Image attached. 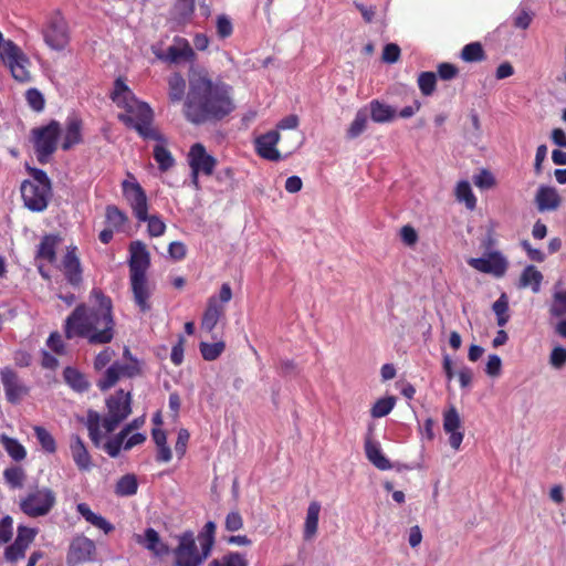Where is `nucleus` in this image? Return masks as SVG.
Wrapping results in <instances>:
<instances>
[{
    "instance_id": "nucleus-1",
    "label": "nucleus",
    "mask_w": 566,
    "mask_h": 566,
    "mask_svg": "<svg viewBox=\"0 0 566 566\" xmlns=\"http://www.w3.org/2000/svg\"><path fill=\"white\" fill-rule=\"evenodd\" d=\"M91 304L81 303L66 317L64 335L67 339L85 338L92 345H105L115 336L113 302L101 289L90 293Z\"/></svg>"
},
{
    "instance_id": "nucleus-2",
    "label": "nucleus",
    "mask_w": 566,
    "mask_h": 566,
    "mask_svg": "<svg viewBox=\"0 0 566 566\" xmlns=\"http://www.w3.org/2000/svg\"><path fill=\"white\" fill-rule=\"evenodd\" d=\"M190 90L185 104V114L192 123L221 118L234 108L231 87L224 83H213L205 69H189Z\"/></svg>"
},
{
    "instance_id": "nucleus-3",
    "label": "nucleus",
    "mask_w": 566,
    "mask_h": 566,
    "mask_svg": "<svg viewBox=\"0 0 566 566\" xmlns=\"http://www.w3.org/2000/svg\"><path fill=\"white\" fill-rule=\"evenodd\" d=\"M111 99L123 112L118 118L128 127L136 129L139 137L153 142H164L153 127V111L147 103L139 101L123 78L114 82Z\"/></svg>"
},
{
    "instance_id": "nucleus-4",
    "label": "nucleus",
    "mask_w": 566,
    "mask_h": 566,
    "mask_svg": "<svg viewBox=\"0 0 566 566\" xmlns=\"http://www.w3.org/2000/svg\"><path fill=\"white\" fill-rule=\"evenodd\" d=\"M130 391L119 389L106 399L107 415L104 418L95 410L90 409L87 411L85 426L88 437L96 448L101 446L103 439L101 427L104 428L106 433L113 432L130 415Z\"/></svg>"
},
{
    "instance_id": "nucleus-5",
    "label": "nucleus",
    "mask_w": 566,
    "mask_h": 566,
    "mask_svg": "<svg viewBox=\"0 0 566 566\" xmlns=\"http://www.w3.org/2000/svg\"><path fill=\"white\" fill-rule=\"evenodd\" d=\"M27 170L31 178L22 181L20 187L23 205L32 212H42L53 196L52 182L42 169L27 166Z\"/></svg>"
},
{
    "instance_id": "nucleus-6",
    "label": "nucleus",
    "mask_w": 566,
    "mask_h": 566,
    "mask_svg": "<svg viewBox=\"0 0 566 566\" xmlns=\"http://www.w3.org/2000/svg\"><path fill=\"white\" fill-rule=\"evenodd\" d=\"M56 504V493L49 486H34L20 497V511L31 518L50 514Z\"/></svg>"
},
{
    "instance_id": "nucleus-7",
    "label": "nucleus",
    "mask_w": 566,
    "mask_h": 566,
    "mask_svg": "<svg viewBox=\"0 0 566 566\" xmlns=\"http://www.w3.org/2000/svg\"><path fill=\"white\" fill-rule=\"evenodd\" d=\"M0 57L15 81L29 83L32 80L31 60L13 41L2 40L0 42Z\"/></svg>"
},
{
    "instance_id": "nucleus-8",
    "label": "nucleus",
    "mask_w": 566,
    "mask_h": 566,
    "mask_svg": "<svg viewBox=\"0 0 566 566\" xmlns=\"http://www.w3.org/2000/svg\"><path fill=\"white\" fill-rule=\"evenodd\" d=\"M187 163L190 168V178L193 189L200 190V176L211 177L218 165V159L203 146V144H192L188 154Z\"/></svg>"
},
{
    "instance_id": "nucleus-9",
    "label": "nucleus",
    "mask_w": 566,
    "mask_h": 566,
    "mask_svg": "<svg viewBox=\"0 0 566 566\" xmlns=\"http://www.w3.org/2000/svg\"><path fill=\"white\" fill-rule=\"evenodd\" d=\"M175 566H201L210 556L211 552L196 544L195 535L191 531L184 532L178 536V545L174 549Z\"/></svg>"
},
{
    "instance_id": "nucleus-10",
    "label": "nucleus",
    "mask_w": 566,
    "mask_h": 566,
    "mask_svg": "<svg viewBox=\"0 0 566 566\" xmlns=\"http://www.w3.org/2000/svg\"><path fill=\"white\" fill-rule=\"evenodd\" d=\"M44 43L53 51H63L70 43V31L65 19L55 13L41 30Z\"/></svg>"
},
{
    "instance_id": "nucleus-11",
    "label": "nucleus",
    "mask_w": 566,
    "mask_h": 566,
    "mask_svg": "<svg viewBox=\"0 0 566 566\" xmlns=\"http://www.w3.org/2000/svg\"><path fill=\"white\" fill-rule=\"evenodd\" d=\"M96 559L95 542L83 534L72 538L66 552L67 566H81Z\"/></svg>"
},
{
    "instance_id": "nucleus-12",
    "label": "nucleus",
    "mask_w": 566,
    "mask_h": 566,
    "mask_svg": "<svg viewBox=\"0 0 566 566\" xmlns=\"http://www.w3.org/2000/svg\"><path fill=\"white\" fill-rule=\"evenodd\" d=\"M0 378L8 402L18 405L30 394V387L13 368H2L0 371Z\"/></svg>"
},
{
    "instance_id": "nucleus-13",
    "label": "nucleus",
    "mask_w": 566,
    "mask_h": 566,
    "mask_svg": "<svg viewBox=\"0 0 566 566\" xmlns=\"http://www.w3.org/2000/svg\"><path fill=\"white\" fill-rule=\"evenodd\" d=\"M157 59L170 63L179 64L181 62L193 63L197 55L189 41L182 36H175L172 43L165 52L154 51Z\"/></svg>"
},
{
    "instance_id": "nucleus-14",
    "label": "nucleus",
    "mask_w": 566,
    "mask_h": 566,
    "mask_svg": "<svg viewBox=\"0 0 566 566\" xmlns=\"http://www.w3.org/2000/svg\"><path fill=\"white\" fill-rule=\"evenodd\" d=\"M123 195L128 201L135 218L145 222L148 218V199L143 187L134 181L124 180L122 184Z\"/></svg>"
},
{
    "instance_id": "nucleus-15",
    "label": "nucleus",
    "mask_w": 566,
    "mask_h": 566,
    "mask_svg": "<svg viewBox=\"0 0 566 566\" xmlns=\"http://www.w3.org/2000/svg\"><path fill=\"white\" fill-rule=\"evenodd\" d=\"M468 264L474 270L501 277L507 270V261L499 251H491L482 258H471Z\"/></svg>"
},
{
    "instance_id": "nucleus-16",
    "label": "nucleus",
    "mask_w": 566,
    "mask_h": 566,
    "mask_svg": "<svg viewBox=\"0 0 566 566\" xmlns=\"http://www.w3.org/2000/svg\"><path fill=\"white\" fill-rule=\"evenodd\" d=\"M129 277L147 275L150 266V255L145 243L142 241H133L129 244Z\"/></svg>"
},
{
    "instance_id": "nucleus-17",
    "label": "nucleus",
    "mask_w": 566,
    "mask_h": 566,
    "mask_svg": "<svg viewBox=\"0 0 566 566\" xmlns=\"http://www.w3.org/2000/svg\"><path fill=\"white\" fill-rule=\"evenodd\" d=\"M130 291L136 306L142 313L151 310L150 297L153 295V286L147 275L129 277Z\"/></svg>"
},
{
    "instance_id": "nucleus-18",
    "label": "nucleus",
    "mask_w": 566,
    "mask_h": 566,
    "mask_svg": "<svg viewBox=\"0 0 566 566\" xmlns=\"http://www.w3.org/2000/svg\"><path fill=\"white\" fill-rule=\"evenodd\" d=\"M61 270L64 273L65 280L72 286L77 287L83 281V270L81 261L77 256V248L69 247L66 253L61 261Z\"/></svg>"
},
{
    "instance_id": "nucleus-19",
    "label": "nucleus",
    "mask_w": 566,
    "mask_h": 566,
    "mask_svg": "<svg viewBox=\"0 0 566 566\" xmlns=\"http://www.w3.org/2000/svg\"><path fill=\"white\" fill-rule=\"evenodd\" d=\"M443 429L450 434L449 443L454 450H459L463 441L464 433L461 431V419L455 407L451 406L443 412Z\"/></svg>"
},
{
    "instance_id": "nucleus-20",
    "label": "nucleus",
    "mask_w": 566,
    "mask_h": 566,
    "mask_svg": "<svg viewBox=\"0 0 566 566\" xmlns=\"http://www.w3.org/2000/svg\"><path fill=\"white\" fill-rule=\"evenodd\" d=\"M224 305L219 303L217 296H210L201 318V329L211 333L216 328L218 322L224 316Z\"/></svg>"
},
{
    "instance_id": "nucleus-21",
    "label": "nucleus",
    "mask_w": 566,
    "mask_h": 566,
    "mask_svg": "<svg viewBox=\"0 0 566 566\" xmlns=\"http://www.w3.org/2000/svg\"><path fill=\"white\" fill-rule=\"evenodd\" d=\"M70 450L77 469L87 471L92 468V459L83 439L78 434L70 437Z\"/></svg>"
},
{
    "instance_id": "nucleus-22",
    "label": "nucleus",
    "mask_w": 566,
    "mask_h": 566,
    "mask_svg": "<svg viewBox=\"0 0 566 566\" xmlns=\"http://www.w3.org/2000/svg\"><path fill=\"white\" fill-rule=\"evenodd\" d=\"M136 543L154 553L156 556L168 554V546L161 541L158 532L151 527L145 530L144 535H135Z\"/></svg>"
},
{
    "instance_id": "nucleus-23",
    "label": "nucleus",
    "mask_w": 566,
    "mask_h": 566,
    "mask_svg": "<svg viewBox=\"0 0 566 566\" xmlns=\"http://www.w3.org/2000/svg\"><path fill=\"white\" fill-rule=\"evenodd\" d=\"M562 199L553 187L541 186L535 196V203L541 212L554 211L560 206Z\"/></svg>"
},
{
    "instance_id": "nucleus-24",
    "label": "nucleus",
    "mask_w": 566,
    "mask_h": 566,
    "mask_svg": "<svg viewBox=\"0 0 566 566\" xmlns=\"http://www.w3.org/2000/svg\"><path fill=\"white\" fill-rule=\"evenodd\" d=\"M366 458L379 470L386 471L392 468L390 461L382 454L379 443L374 441L370 436L365 439Z\"/></svg>"
},
{
    "instance_id": "nucleus-25",
    "label": "nucleus",
    "mask_w": 566,
    "mask_h": 566,
    "mask_svg": "<svg viewBox=\"0 0 566 566\" xmlns=\"http://www.w3.org/2000/svg\"><path fill=\"white\" fill-rule=\"evenodd\" d=\"M376 123L391 122L397 118V109L386 103L373 101L369 104L368 115Z\"/></svg>"
},
{
    "instance_id": "nucleus-26",
    "label": "nucleus",
    "mask_w": 566,
    "mask_h": 566,
    "mask_svg": "<svg viewBox=\"0 0 566 566\" xmlns=\"http://www.w3.org/2000/svg\"><path fill=\"white\" fill-rule=\"evenodd\" d=\"M61 239L55 234H45L38 247L36 258L46 260L49 263L56 261V248Z\"/></svg>"
},
{
    "instance_id": "nucleus-27",
    "label": "nucleus",
    "mask_w": 566,
    "mask_h": 566,
    "mask_svg": "<svg viewBox=\"0 0 566 566\" xmlns=\"http://www.w3.org/2000/svg\"><path fill=\"white\" fill-rule=\"evenodd\" d=\"M76 511L85 518L86 522L102 530L105 534L114 531V525L111 524L105 517L95 514L88 504L78 503L76 505Z\"/></svg>"
},
{
    "instance_id": "nucleus-28",
    "label": "nucleus",
    "mask_w": 566,
    "mask_h": 566,
    "mask_svg": "<svg viewBox=\"0 0 566 566\" xmlns=\"http://www.w3.org/2000/svg\"><path fill=\"white\" fill-rule=\"evenodd\" d=\"M64 381L75 391L85 392L90 389V382L78 369L67 366L63 370Z\"/></svg>"
},
{
    "instance_id": "nucleus-29",
    "label": "nucleus",
    "mask_w": 566,
    "mask_h": 566,
    "mask_svg": "<svg viewBox=\"0 0 566 566\" xmlns=\"http://www.w3.org/2000/svg\"><path fill=\"white\" fill-rule=\"evenodd\" d=\"M543 281V274L534 265H527L518 281V287H531L534 293H538Z\"/></svg>"
},
{
    "instance_id": "nucleus-30",
    "label": "nucleus",
    "mask_w": 566,
    "mask_h": 566,
    "mask_svg": "<svg viewBox=\"0 0 566 566\" xmlns=\"http://www.w3.org/2000/svg\"><path fill=\"white\" fill-rule=\"evenodd\" d=\"M298 125V117L296 115H289L282 118L275 129L269 130L266 134L258 137L255 142H279L280 130L294 129Z\"/></svg>"
},
{
    "instance_id": "nucleus-31",
    "label": "nucleus",
    "mask_w": 566,
    "mask_h": 566,
    "mask_svg": "<svg viewBox=\"0 0 566 566\" xmlns=\"http://www.w3.org/2000/svg\"><path fill=\"white\" fill-rule=\"evenodd\" d=\"M60 135L61 126L56 120H51L48 125L32 130L33 142H56Z\"/></svg>"
},
{
    "instance_id": "nucleus-32",
    "label": "nucleus",
    "mask_w": 566,
    "mask_h": 566,
    "mask_svg": "<svg viewBox=\"0 0 566 566\" xmlns=\"http://www.w3.org/2000/svg\"><path fill=\"white\" fill-rule=\"evenodd\" d=\"M321 512V504L316 501L311 502L307 507V514L304 525V538L311 539L317 532L318 516Z\"/></svg>"
},
{
    "instance_id": "nucleus-33",
    "label": "nucleus",
    "mask_w": 566,
    "mask_h": 566,
    "mask_svg": "<svg viewBox=\"0 0 566 566\" xmlns=\"http://www.w3.org/2000/svg\"><path fill=\"white\" fill-rule=\"evenodd\" d=\"M0 442L12 460L20 462L27 458L25 448L17 439L2 433L0 436Z\"/></svg>"
},
{
    "instance_id": "nucleus-34",
    "label": "nucleus",
    "mask_w": 566,
    "mask_h": 566,
    "mask_svg": "<svg viewBox=\"0 0 566 566\" xmlns=\"http://www.w3.org/2000/svg\"><path fill=\"white\" fill-rule=\"evenodd\" d=\"M119 361L113 363L97 380L96 386L101 391H106L114 387L117 381L122 378L119 374Z\"/></svg>"
},
{
    "instance_id": "nucleus-35",
    "label": "nucleus",
    "mask_w": 566,
    "mask_h": 566,
    "mask_svg": "<svg viewBox=\"0 0 566 566\" xmlns=\"http://www.w3.org/2000/svg\"><path fill=\"white\" fill-rule=\"evenodd\" d=\"M186 81L179 73L168 77V94L171 102H180L185 96Z\"/></svg>"
},
{
    "instance_id": "nucleus-36",
    "label": "nucleus",
    "mask_w": 566,
    "mask_h": 566,
    "mask_svg": "<svg viewBox=\"0 0 566 566\" xmlns=\"http://www.w3.org/2000/svg\"><path fill=\"white\" fill-rule=\"evenodd\" d=\"M82 119L75 113L67 116L65 122L64 142H80L82 138Z\"/></svg>"
},
{
    "instance_id": "nucleus-37",
    "label": "nucleus",
    "mask_w": 566,
    "mask_h": 566,
    "mask_svg": "<svg viewBox=\"0 0 566 566\" xmlns=\"http://www.w3.org/2000/svg\"><path fill=\"white\" fill-rule=\"evenodd\" d=\"M154 159L158 164V168L160 171H167L171 169L176 160L171 153L165 147L164 144H156L154 148Z\"/></svg>"
},
{
    "instance_id": "nucleus-38",
    "label": "nucleus",
    "mask_w": 566,
    "mask_h": 566,
    "mask_svg": "<svg viewBox=\"0 0 566 566\" xmlns=\"http://www.w3.org/2000/svg\"><path fill=\"white\" fill-rule=\"evenodd\" d=\"M3 479L11 489H21L24 485L27 474L21 467L13 465L3 471Z\"/></svg>"
},
{
    "instance_id": "nucleus-39",
    "label": "nucleus",
    "mask_w": 566,
    "mask_h": 566,
    "mask_svg": "<svg viewBox=\"0 0 566 566\" xmlns=\"http://www.w3.org/2000/svg\"><path fill=\"white\" fill-rule=\"evenodd\" d=\"M138 482L134 474L123 475L116 483L115 493L119 496H132L137 493Z\"/></svg>"
},
{
    "instance_id": "nucleus-40",
    "label": "nucleus",
    "mask_w": 566,
    "mask_h": 566,
    "mask_svg": "<svg viewBox=\"0 0 566 566\" xmlns=\"http://www.w3.org/2000/svg\"><path fill=\"white\" fill-rule=\"evenodd\" d=\"M199 349L202 358L207 361L216 360L226 349V343L223 340H219L216 343H206L201 342L199 344Z\"/></svg>"
},
{
    "instance_id": "nucleus-41",
    "label": "nucleus",
    "mask_w": 566,
    "mask_h": 566,
    "mask_svg": "<svg viewBox=\"0 0 566 566\" xmlns=\"http://www.w3.org/2000/svg\"><path fill=\"white\" fill-rule=\"evenodd\" d=\"M552 317L566 316V290L555 291L548 307Z\"/></svg>"
},
{
    "instance_id": "nucleus-42",
    "label": "nucleus",
    "mask_w": 566,
    "mask_h": 566,
    "mask_svg": "<svg viewBox=\"0 0 566 566\" xmlns=\"http://www.w3.org/2000/svg\"><path fill=\"white\" fill-rule=\"evenodd\" d=\"M455 197L458 201L464 202L469 210H473L476 206V198L472 192L471 186L468 181L463 180L457 185Z\"/></svg>"
},
{
    "instance_id": "nucleus-43",
    "label": "nucleus",
    "mask_w": 566,
    "mask_h": 566,
    "mask_svg": "<svg viewBox=\"0 0 566 566\" xmlns=\"http://www.w3.org/2000/svg\"><path fill=\"white\" fill-rule=\"evenodd\" d=\"M208 566H248V560L241 553L229 552L221 558L212 559Z\"/></svg>"
},
{
    "instance_id": "nucleus-44",
    "label": "nucleus",
    "mask_w": 566,
    "mask_h": 566,
    "mask_svg": "<svg viewBox=\"0 0 566 566\" xmlns=\"http://www.w3.org/2000/svg\"><path fill=\"white\" fill-rule=\"evenodd\" d=\"M195 12V0H177L174 6L175 19L180 23H185L190 20Z\"/></svg>"
},
{
    "instance_id": "nucleus-45",
    "label": "nucleus",
    "mask_w": 566,
    "mask_h": 566,
    "mask_svg": "<svg viewBox=\"0 0 566 566\" xmlns=\"http://www.w3.org/2000/svg\"><path fill=\"white\" fill-rule=\"evenodd\" d=\"M492 310L496 315V323L500 327H503L509 322V301L506 294H502L492 305Z\"/></svg>"
},
{
    "instance_id": "nucleus-46",
    "label": "nucleus",
    "mask_w": 566,
    "mask_h": 566,
    "mask_svg": "<svg viewBox=\"0 0 566 566\" xmlns=\"http://www.w3.org/2000/svg\"><path fill=\"white\" fill-rule=\"evenodd\" d=\"M33 430L41 448L48 453H54L56 451L54 437L45 428L40 426H35Z\"/></svg>"
},
{
    "instance_id": "nucleus-47",
    "label": "nucleus",
    "mask_w": 566,
    "mask_h": 566,
    "mask_svg": "<svg viewBox=\"0 0 566 566\" xmlns=\"http://www.w3.org/2000/svg\"><path fill=\"white\" fill-rule=\"evenodd\" d=\"M105 218L111 228L115 230H119L127 221V216L113 205L106 207Z\"/></svg>"
},
{
    "instance_id": "nucleus-48",
    "label": "nucleus",
    "mask_w": 566,
    "mask_h": 566,
    "mask_svg": "<svg viewBox=\"0 0 566 566\" xmlns=\"http://www.w3.org/2000/svg\"><path fill=\"white\" fill-rule=\"evenodd\" d=\"M396 403L395 397H386L378 399L370 409L373 418H382L390 413Z\"/></svg>"
},
{
    "instance_id": "nucleus-49",
    "label": "nucleus",
    "mask_w": 566,
    "mask_h": 566,
    "mask_svg": "<svg viewBox=\"0 0 566 566\" xmlns=\"http://www.w3.org/2000/svg\"><path fill=\"white\" fill-rule=\"evenodd\" d=\"M216 181L224 185L227 190L233 191L238 188L235 170L232 167H226L216 174Z\"/></svg>"
},
{
    "instance_id": "nucleus-50",
    "label": "nucleus",
    "mask_w": 566,
    "mask_h": 566,
    "mask_svg": "<svg viewBox=\"0 0 566 566\" xmlns=\"http://www.w3.org/2000/svg\"><path fill=\"white\" fill-rule=\"evenodd\" d=\"M216 524L214 522H207L203 530L198 535V542L200 546L206 547L207 551H212L214 545Z\"/></svg>"
},
{
    "instance_id": "nucleus-51",
    "label": "nucleus",
    "mask_w": 566,
    "mask_h": 566,
    "mask_svg": "<svg viewBox=\"0 0 566 566\" xmlns=\"http://www.w3.org/2000/svg\"><path fill=\"white\" fill-rule=\"evenodd\" d=\"M367 122H368V109L367 108L359 109L348 129L349 136L352 138H355L360 133H363L367 126Z\"/></svg>"
},
{
    "instance_id": "nucleus-52",
    "label": "nucleus",
    "mask_w": 566,
    "mask_h": 566,
    "mask_svg": "<svg viewBox=\"0 0 566 566\" xmlns=\"http://www.w3.org/2000/svg\"><path fill=\"white\" fill-rule=\"evenodd\" d=\"M437 76L433 72H422L418 76V86L426 96L431 95L436 90Z\"/></svg>"
},
{
    "instance_id": "nucleus-53",
    "label": "nucleus",
    "mask_w": 566,
    "mask_h": 566,
    "mask_svg": "<svg viewBox=\"0 0 566 566\" xmlns=\"http://www.w3.org/2000/svg\"><path fill=\"white\" fill-rule=\"evenodd\" d=\"M461 57L465 62H478L483 60L484 53L482 45L478 42L467 44L461 52Z\"/></svg>"
},
{
    "instance_id": "nucleus-54",
    "label": "nucleus",
    "mask_w": 566,
    "mask_h": 566,
    "mask_svg": "<svg viewBox=\"0 0 566 566\" xmlns=\"http://www.w3.org/2000/svg\"><path fill=\"white\" fill-rule=\"evenodd\" d=\"M126 438L127 437L122 431H119L113 439L108 440L104 444V450L112 458L118 457L122 448L124 449V441Z\"/></svg>"
},
{
    "instance_id": "nucleus-55",
    "label": "nucleus",
    "mask_w": 566,
    "mask_h": 566,
    "mask_svg": "<svg viewBox=\"0 0 566 566\" xmlns=\"http://www.w3.org/2000/svg\"><path fill=\"white\" fill-rule=\"evenodd\" d=\"M27 549L28 547H24L21 543L14 541L6 548L4 558L9 563H17L25 556Z\"/></svg>"
},
{
    "instance_id": "nucleus-56",
    "label": "nucleus",
    "mask_w": 566,
    "mask_h": 566,
    "mask_svg": "<svg viewBox=\"0 0 566 566\" xmlns=\"http://www.w3.org/2000/svg\"><path fill=\"white\" fill-rule=\"evenodd\" d=\"M256 154L268 160L276 161L281 158L276 144H255Z\"/></svg>"
},
{
    "instance_id": "nucleus-57",
    "label": "nucleus",
    "mask_w": 566,
    "mask_h": 566,
    "mask_svg": "<svg viewBox=\"0 0 566 566\" xmlns=\"http://www.w3.org/2000/svg\"><path fill=\"white\" fill-rule=\"evenodd\" d=\"M147 231L150 237H160L166 231V224L159 216H149L146 219Z\"/></svg>"
},
{
    "instance_id": "nucleus-58",
    "label": "nucleus",
    "mask_w": 566,
    "mask_h": 566,
    "mask_svg": "<svg viewBox=\"0 0 566 566\" xmlns=\"http://www.w3.org/2000/svg\"><path fill=\"white\" fill-rule=\"evenodd\" d=\"M56 150V144H35L34 155L42 165L50 161L51 156Z\"/></svg>"
},
{
    "instance_id": "nucleus-59",
    "label": "nucleus",
    "mask_w": 566,
    "mask_h": 566,
    "mask_svg": "<svg viewBox=\"0 0 566 566\" xmlns=\"http://www.w3.org/2000/svg\"><path fill=\"white\" fill-rule=\"evenodd\" d=\"M36 534V528L19 525L18 534L14 541L29 548V546L33 543Z\"/></svg>"
},
{
    "instance_id": "nucleus-60",
    "label": "nucleus",
    "mask_w": 566,
    "mask_h": 566,
    "mask_svg": "<svg viewBox=\"0 0 566 566\" xmlns=\"http://www.w3.org/2000/svg\"><path fill=\"white\" fill-rule=\"evenodd\" d=\"M217 34L221 39L229 38L233 32V25L229 17L220 14L217 17Z\"/></svg>"
},
{
    "instance_id": "nucleus-61",
    "label": "nucleus",
    "mask_w": 566,
    "mask_h": 566,
    "mask_svg": "<svg viewBox=\"0 0 566 566\" xmlns=\"http://www.w3.org/2000/svg\"><path fill=\"white\" fill-rule=\"evenodd\" d=\"M13 534V520L7 515L0 520V544L8 543Z\"/></svg>"
},
{
    "instance_id": "nucleus-62",
    "label": "nucleus",
    "mask_w": 566,
    "mask_h": 566,
    "mask_svg": "<svg viewBox=\"0 0 566 566\" xmlns=\"http://www.w3.org/2000/svg\"><path fill=\"white\" fill-rule=\"evenodd\" d=\"M25 97L32 109L40 112L44 108V97L36 88L28 90Z\"/></svg>"
},
{
    "instance_id": "nucleus-63",
    "label": "nucleus",
    "mask_w": 566,
    "mask_h": 566,
    "mask_svg": "<svg viewBox=\"0 0 566 566\" xmlns=\"http://www.w3.org/2000/svg\"><path fill=\"white\" fill-rule=\"evenodd\" d=\"M114 355H115V352L112 348H109V347L104 348L96 355V357L94 359V368L96 370L104 369L112 361Z\"/></svg>"
},
{
    "instance_id": "nucleus-64",
    "label": "nucleus",
    "mask_w": 566,
    "mask_h": 566,
    "mask_svg": "<svg viewBox=\"0 0 566 566\" xmlns=\"http://www.w3.org/2000/svg\"><path fill=\"white\" fill-rule=\"evenodd\" d=\"M549 364L554 368L560 369L566 364V349L562 346L554 347L549 356Z\"/></svg>"
}]
</instances>
